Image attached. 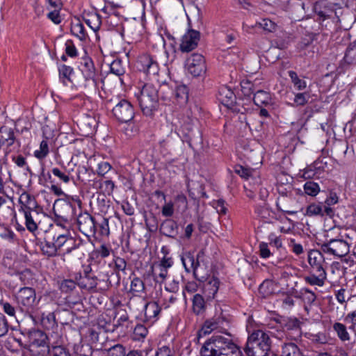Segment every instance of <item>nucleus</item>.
<instances>
[{"instance_id":"a878e982","label":"nucleus","mask_w":356,"mask_h":356,"mask_svg":"<svg viewBox=\"0 0 356 356\" xmlns=\"http://www.w3.org/2000/svg\"><path fill=\"white\" fill-rule=\"evenodd\" d=\"M60 79L65 86L72 83L76 86V82L74 79V72L72 67L66 65H61L58 67Z\"/></svg>"},{"instance_id":"bf43d9fd","label":"nucleus","mask_w":356,"mask_h":356,"mask_svg":"<svg viewBox=\"0 0 356 356\" xmlns=\"http://www.w3.org/2000/svg\"><path fill=\"white\" fill-rule=\"evenodd\" d=\"M198 289V284L196 282L191 281L188 282L183 289L182 293L184 298H186V293H188L190 294L194 293Z\"/></svg>"},{"instance_id":"2f4dec72","label":"nucleus","mask_w":356,"mask_h":356,"mask_svg":"<svg viewBox=\"0 0 356 356\" xmlns=\"http://www.w3.org/2000/svg\"><path fill=\"white\" fill-rule=\"evenodd\" d=\"M168 269L161 266L156 263L154 264L152 266V275L156 282H163L168 276Z\"/></svg>"},{"instance_id":"8fccbe9b","label":"nucleus","mask_w":356,"mask_h":356,"mask_svg":"<svg viewBox=\"0 0 356 356\" xmlns=\"http://www.w3.org/2000/svg\"><path fill=\"white\" fill-rule=\"evenodd\" d=\"M42 250L43 253L47 255L48 257H53L56 254V252L58 250V249L56 246V244L54 241H46L42 245Z\"/></svg>"},{"instance_id":"3c124183","label":"nucleus","mask_w":356,"mask_h":356,"mask_svg":"<svg viewBox=\"0 0 356 356\" xmlns=\"http://www.w3.org/2000/svg\"><path fill=\"white\" fill-rule=\"evenodd\" d=\"M257 24L268 32H274L277 29V24L269 19H263Z\"/></svg>"},{"instance_id":"09e8293b","label":"nucleus","mask_w":356,"mask_h":356,"mask_svg":"<svg viewBox=\"0 0 356 356\" xmlns=\"http://www.w3.org/2000/svg\"><path fill=\"white\" fill-rule=\"evenodd\" d=\"M147 333V328L145 325L138 324L134 330L133 339L134 341H140L146 337Z\"/></svg>"},{"instance_id":"603ef678","label":"nucleus","mask_w":356,"mask_h":356,"mask_svg":"<svg viewBox=\"0 0 356 356\" xmlns=\"http://www.w3.org/2000/svg\"><path fill=\"white\" fill-rule=\"evenodd\" d=\"M49 356H70L69 352L61 346H52L48 348L47 351Z\"/></svg>"},{"instance_id":"f3484780","label":"nucleus","mask_w":356,"mask_h":356,"mask_svg":"<svg viewBox=\"0 0 356 356\" xmlns=\"http://www.w3.org/2000/svg\"><path fill=\"white\" fill-rule=\"evenodd\" d=\"M31 317L35 325H40L47 330L53 329L57 325L54 312H34Z\"/></svg>"},{"instance_id":"4be33fe9","label":"nucleus","mask_w":356,"mask_h":356,"mask_svg":"<svg viewBox=\"0 0 356 356\" xmlns=\"http://www.w3.org/2000/svg\"><path fill=\"white\" fill-rule=\"evenodd\" d=\"M220 282L218 278L212 276L208 277L203 286V291L207 299H214L219 289Z\"/></svg>"},{"instance_id":"f257e3e1","label":"nucleus","mask_w":356,"mask_h":356,"mask_svg":"<svg viewBox=\"0 0 356 356\" xmlns=\"http://www.w3.org/2000/svg\"><path fill=\"white\" fill-rule=\"evenodd\" d=\"M200 356H242L239 347L227 332L214 334L200 348Z\"/></svg>"},{"instance_id":"ddd939ff","label":"nucleus","mask_w":356,"mask_h":356,"mask_svg":"<svg viewBox=\"0 0 356 356\" xmlns=\"http://www.w3.org/2000/svg\"><path fill=\"white\" fill-rule=\"evenodd\" d=\"M27 339L30 350L44 355L47 353L49 346L47 334L39 330H32L27 333Z\"/></svg>"},{"instance_id":"c756f323","label":"nucleus","mask_w":356,"mask_h":356,"mask_svg":"<svg viewBox=\"0 0 356 356\" xmlns=\"http://www.w3.org/2000/svg\"><path fill=\"white\" fill-rule=\"evenodd\" d=\"M332 328L337 337L342 342L350 340V334L348 332V327L343 323L334 322L332 325Z\"/></svg>"},{"instance_id":"f03ea898","label":"nucleus","mask_w":356,"mask_h":356,"mask_svg":"<svg viewBox=\"0 0 356 356\" xmlns=\"http://www.w3.org/2000/svg\"><path fill=\"white\" fill-rule=\"evenodd\" d=\"M147 82L138 88L135 96L143 113L152 116L159 107V87L161 83Z\"/></svg>"},{"instance_id":"9d476101","label":"nucleus","mask_w":356,"mask_h":356,"mask_svg":"<svg viewBox=\"0 0 356 356\" xmlns=\"http://www.w3.org/2000/svg\"><path fill=\"white\" fill-rule=\"evenodd\" d=\"M136 65L138 70L147 74L151 81L164 83L159 79V66L154 56L143 53L138 57Z\"/></svg>"},{"instance_id":"72a5a7b5","label":"nucleus","mask_w":356,"mask_h":356,"mask_svg":"<svg viewBox=\"0 0 356 356\" xmlns=\"http://www.w3.org/2000/svg\"><path fill=\"white\" fill-rule=\"evenodd\" d=\"M295 297L301 299L307 304L313 303L316 298L315 293L307 288H302L300 291L295 295Z\"/></svg>"},{"instance_id":"a19ab883","label":"nucleus","mask_w":356,"mask_h":356,"mask_svg":"<svg viewBox=\"0 0 356 356\" xmlns=\"http://www.w3.org/2000/svg\"><path fill=\"white\" fill-rule=\"evenodd\" d=\"M175 97L178 104H183L186 103L188 98L187 88L185 86L177 87L175 90Z\"/></svg>"},{"instance_id":"4468645a","label":"nucleus","mask_w":356,"mask_h":356,"mask_svg":"<svg viewBox=\"0 0 356 356\" xmlns=\"http://www.w3.org/2000/svg\"><path fill=\"white\" fill-rule=\"evenodd\" d=\"M185 68L187 72L194 77L204 75L207 65L204 56L197 53L191 54L186 60Z\"/></svg>"},{"instance_id":"aec40b11","label":"nucleus","mask_w":356,"mask_h":356,"mask_svg":"<svg viewBox=\"0 0 356 356\" xmlns=\"http://www.w3.org/2000/svg\"><path fill=\"white\" fill-rule=\"evenodd\" d=\"M314 11L318 15V20L324 21L331 16L334 9L329 2L325 0H321L314 4Z\"/></svg>"},{"instance_id":"774afa93","label":"nucleus","mask_w":356,"mask_h":356,"mask_svg":"<svg viewBox=\"0 0 356 356\" xmlns=\"http://www.w3.org/2000/svg\"><path fill=\"white\" fill-rule=\"evenodd\" d=\"M154 356H174V351L168 346H163L156 350Z\"/></svg>"},{"instance_id":"423d86ee","label":"nucleus","mask_w":356,"mask_h":356,"mask_svg":"<svg viewBox=\"0 0 356 356\" xmlns=\"http://www.w3.org/2000/svg\"><path fill=\"white\" fill-rule=\"evenodd\" d=\"M90 268L88 267L84 270V275H79V277L76 276L75 279L77 281V285L83 289L88 291L95 290L96 291H107L111 286L108 274L104 276L102 280H98L97 277L90 273Z\"/></svg>"},{"instance_id":"a18cd8bd","label":"nucleus","mask_w":356,"mask_h":356,"mask_svg":"<svg viewBox=\"0 0 356 356\" xmlns=\"http://www.w3.org/2000/svg\"><path fill=\"white\" fill-rule=\"evenodd\" d=\"M110 72L118 76L123 75L125 72V68L122 65V62L119 59L114 60L110 64Z\"/></svg>"},{"instance_id":"58836bf2","label":"nucleus","mask_w":356,"mask_h":356,"mask_svg":"<svg viewBox=\"0 0 356 356\" xmlns=\"http://www.w3.org/2000/svg\"><path fill=\"white\" fill-rule=\"evenodd\" d=\"M303 190L307 195L316 197L321 191L319 184L313 181H307L303 185Z\"/></svg>"},{"instance_id":"412c9836","label":"nucleus","mask_w":356,"mask_h":356,"mask_svg":"<svg viewBox=\"0 0 356 356\" xmlns=\"http://www.w3.org/2000/svg\"><path fill=\"white\" fill-rule=\"evenodd\" d=\"M145 321L152 324L159 318L161 307L156 302H149L144 307Z\"/></svg>"},{"instance_id":"c03bdc74","label":"nucleus","mask_w":356,"mask_h":356,"mask_svg":"<svg viewBox=\"0 0 356 356\" xmlns=\"http://www.w3.org/2000/svg\"><path fill=\"white\" fill-rule=\"evenodd\" d=\"M344 60L349 64L356 62V40L348 46L345 54Z\"/></svg>"},{"instance_id":"de8ad7c7","label":"nucleus","mask_w":356,"mask_h":356,"mask_svg":"<svg viewBox=\"0 0 356 356\" xmlns=\"http://www.w3.org/2000/svg\"><path fill=\"white\" fill-rule=\"evenodd\" d=\"M307 335V338L311 341L321 344H325L328 343L330 340L329 337L325 332H318L316 334L308 333Z\"/></svg>"},{"instance_id":"cd10ccee","label":"nucleus","mask_w":356,"mask_h":356,"mask_svg":"<svg viewBox=\"0 0 356 356\" xmlns=\"http://www.w3.org/2000/svg\"><path fill=\"white\" fill-rule=\"evenodd\" d=\"M79 126L86 135L92 134L97 126V121L95 118L90 115L83 116L80 120Z\"/></svg>"},{"instance_id":"20e7f679","label":"nucleus","mask_w":356,"mask_h":356,"mask_svg":"<svg viewBox=\"0 0 356 356\" xmlns=\"http://www.w3.org/2000/svg\"><path fill=\"white\" fill-rule=\"evenodd\" d=\"M270 332L257 330L248 338L245 351L248 356H266L270 350Z\"/></svg>"},{"instance_id":"13d9d810","label":"nucleus","mask_w":356,"mask_h":356,"mask_svg":"<svg viewBox=\"0 0 356 356\" xmlns=\"http://www.w3.org/2000/svg\"><path fill=\"white\" fill-rule=\"evenodd\" d=\"M113 262L115 265L114 270L118 275L120 272H124L127 267V262L124 259L117 257L114 259Z\"/></svg>"},{"instance_id":"7ed1b4c3","label":"nucleus","mask_w":356,"mask_h":356,"mask_svg":"<svg viewBox=\"0 0 356 356\" xmlns=\"http://www.w3.org/2000/svg\"><path fill=\"white\" fill-rule=\"evenodd\" d=\"M307 260L310 272L304 280L311 286H323L327 279L324 255L319 250H312L308 252Z\"/></svg>"},{"instance_id":"393cba45","label":"nucleus","mask_w":356,"mask_h":356,"mask_svg":"<svg viewBox=\"0 0 356 356\" xmlns=\"http://www.w3.org/2000/svg\"><path fill=\"white\" fill-rule=\"evenodd\" d=\"M182 264L186 272L193 271L194 276L197 277V270L199 261L196 259L193 253L186 252L181 257Z\"/></svg>"},{"instance_id":"f704fd0d","label":"nucleus","mask_w":356,"mask_h":356,"mask_svg":"<svg viewBox=\"0 0 356 356\" xmlns=\"http://www.w3.org/2000/svg\"><path fill=\"white\" fill-rule=\"evenodd\" d=\"M94 185L105 195H111L115 188V184L111 180L96 181L94 182Z\"/></svg>"},{"instance_id":"052dcab7","label":"nucleus","mask_w":356,"mask_h":356,"mask_svg":"<svg viewBox=\"0 0 356 356\" xmlns=\"http://www.w3.org/2000/svg\"><path fill=\"white\" fill-rule=\"evenodd\" d=\"M112 167L111 164L107 161H102L98 163L97 172L99 176H104L108 173Z\"/></svg>"},{"instance_id":"338daca9","label":"nucleus","mask_w":356,"mask_h":356,"mask_svg":"<svg viewBox=\"0 0 356 356\" xmlns=\"http://www.w3.org/2000/svg\"><path fill=\"white\" fill-rule=\"evenodd\" d=\"M289 246L291 251L297 255H299L303 252L302 245L300 243H297L293 238H291L289 240Z\"/></svg>"},{"instance_id":"1a4fd4ad","label":"nucleus","mask_w":356,"mask_h":356,"mask_svg":"<svg viewBox=\"0 0 356 356\" xmlns=\"http://www.w3.org/2000/svg\"><path fill=\"white\" fill-rule=\"evenodd\" d=\"M237 152L250 164L257 165L262 161V147L255 140H245L238 147Z\"/></svg>"},{"instance_id":"4d7b16f0","label":"nucleus","mask_w":356,"mask_h":356,"mask_svg":"<svg viewBox=\"0 0 356 356\" xmlns=\"http://www.w3.org/2000/svg\"><path fill=\"white\" fill-rule=\"evenodd\" d=\"M109 356H124L125 348L121 344H116L108 349Z\"/></svg>"},{"instance_id":"864d4df0","label":"nucleus","mask_w":356,"mask_h":356,"mask_svg":"<svg viewBox=\"0 0 356 356\" xmlns=\"http://www.w3.org/2000/svg\"><path fill=\"white\" fill-rule=\"evenodd\" d=\"M77 285V281L72 280H64L60 284V289L64 293H69L74 290Z\"/></svg>"},{"instance_id":"dca6fc26","label":"nucleus","mask_w":356,"mask_h":356,"mask_svg":"<svg viewBox=\"0 0 356 356\" xmlns=\"http://www.w3.org/2000/svg\"><path fill=\"white\" fill-rule=\"evenodd\" d=\"M77 224L80 232L86 236L93 235L96 232L95 219L88 212L79 214Z\"/></svg>"},{"instance_id":"6e6552de","label":"nucleus","mask_w":356,"mask_h":356,"mask_svg":"<svg viewBox=\"0 0 356 356\" xmlns=\"http://www.w3.org/2000/svg\"><path fill=\"white\" fill-rule=\"evenodd\" d=\"M79 70L82 74L83 80L76 82V87L95 90L97 86V75L92 59L89 57L82 58Z\"/></svg>"},{"instance_id":"f8f14e48","label":"nucleus","mask_w":356,"mask_h":356,"mask_svg":"<svg viewBox=\"0 0 356 356\" xmlns=\"http://www.w3.org/2000/svg\"><path fill=\"white\" fill-rule=\"evenodd\" d=\"M31 195L26 193H24L20 195L19 202L24 207L19 209V212L23 213L25 219V225L27 229L34 233L37 229L39 224V213L36 211L31 210L26 204H31L33 201Z\"/></svg>"},{"instance_id":"5fc2aeb1","label":"nucleus","mask_w":356,"mask_h":356,"mask_svg":"<svg viewBox=\"0 0 356 356\" xmlns=\"http://www.w3.org/2000/svg\"><path fill=\"white\" fill-rule=\"evenodd\" d=\"M52 174L58 177L60 181L62 182L67 184L70 181V178L68 173H66L65 172L61 170L58 168H53L51 169Z\"/></svg>"},{"instance_id":"9b49d317","label":"nucleus","mask_w":356,"mask_h":356,"mask_svg":"<svg viewBox=\"0 0 356 356\" xmlns=\"http://www.w3.org/2000/svg\"><path fill=\"white\" fill-rule=\"evenodd\" d=\"M16 298L21 311L31 314L34 313V309L40 300V298L37 297L35 289L31 287L21 288Z\"/></svg>"},{"instance_id":"0e129e2a","label":"nucleus","mask_w":356,"mask_h":356,"mask_svg":"<svg viewBox=\"0 0 356 356\" xmlns=\"http://www.w3.org/2000/svg\"><path fill=\"white\" fill-rule=\"evenodd\" d=\"M269 244L275 247L277 250L282 247V241L280 236H276L275 234L271 233L268 236Z\"/></svg>"},{"instance_id":"e2e57ef3","label":"nucleus","mask_w":356,"mask_h":356,"mask_svg":"<svg viewBox=\"0 0 356 356\" xmlns=\"http://www.w3.org/2000/svg\"><path fill=\"white\" fill-rule=\"evenodd\" d=\"M213 207L219 214H226L227 207H225V202L223 200H218L213 202Z\"/></svg>"},{"instance_id":"bb28decb","label":"nucleus","mask_w":356,"mask_h":356,"mask_svg":"<svg viewBox=\"0 0 356 356\" xmlns=\"http://www.w3.org/2000/svg\"><path fill=\"white\" fill-rule=\"evenodd\" d=\"M218 99L225 106H232L236 100V96L233 91L227 87H222L218 92Z\"/></svg>"},{"instance_id":"4c0bfd02","label":"nucleus","mask_w":356,"mask_h":356,"mask_svg":"<svg viewBox=\"0 0 356 356\" xmlns=\"http://www.w3.org/2000/svg\"><path fill=\"white\" fill-rule=\"evenodd\" d=\"M281 356H302L299 348L292 342L284 343Z\"/></svg>"},{"instance_id":"0eeeda50","label":"nucleus","mask_w":356,"mask_h":356,"mask_svg":"<svg viewBox=\"0 0 356 356\" xmlns=\"http://www.w3.org/2000/svg\"><path fill=\"white\" fill-rule=\"evenodd\" d=\"M351 244L352 238L346 234L340 238L326 240L321 244V249L327 254L343 257L349 253Z\"/></svg>"},{"instance_id":"ea45409f","label":"nucleus","mask_w":356,"mask_h":356,"mask_svg":"<svg viewBox=\"0 0 356 356\" xmlns=\"http://www.w3.org/2000/svg\"><path fill=\"white\" fill-rule=\"evenodd\" d=\"M346 269V268L339 261H333L330 267V273L333 275L334 279L341 277L345 274Z\"/></svg>"},{"instance_id":"e433bc0d","label":"nucleus","mask_w":356,"mask_h":356,"mask_svg":"<svg viewBox=\"0 0 356 356\" xmlns=\"http://www.w3.org/2000/svg\"><path fill=\"white\" fill-rule=\"evenodd\" d=\"M321 164L320 161H316L312 165L307 166L301 171L300 177L305 179H312L316 174V170L321 168Z\"/></svg>"},{"instance_id":"79ce46f5","label":"nucleus","mask_w":356,"mask_h":356,"mask_svg":"<svg viewBox=\"0 0 356 356\" xmlns=\"http://www.w3.org/2000/svg\"><path fill=\"white\" fill-rule=\"evenodd\" d=\"M49 153V149L48 143L46 139H44L41 141L39 149L34 151L33 155L38 159L42 160L47 157Z\"/></svg>"},{"instance_id":"6ab92c4d","label":"nucleus","mask_w":356,"mask_h":356,"mask_svg":"<svg viewBox=\"0 0 356 356\" xmlns=\"http://www.w3.org/2000/svg\"><path fill=\"white\" fill-rule=\"evenodd\" d=\"M333 213V210L331 207H323V203H312L309 204L304 213L305 216L309 217L314 216H323L325 214L327 216H332Z\"/></svg>"},{"instance_id":"a211bd4d","label":"nucleus","mask_w":356,"mask_h":356,"mask_svg":"<svg viewBox=\"0 0 356 356\" xmlns=\"http://www.w3.org/2000/svg\"><path fill=\"white\" fill-rule=\"evenodd\" d=\"M199 40L200 33L195 30H189L181 38L180 50L182 52L193 50L197 47Z\"/></svg>"},{"instance_id":"b1692460","label":"nucleus","mask_w":356,"mask_h":356,"mask_svg":"<svg viewBox=\"0 0 356 356\" xmlns=\"http://www.w3.org/2000/svg\"><path fill=\"white\" fill-rule=\"evenodd\" d=\"M242 56L241 52L237 48L231 49L224 54L223 62L227 65L236 67L241 64Z\"/></svg>"},{"instance_id":"473e14b6","label":"nucleus","mask_w":356,"mask_h":356,"mask_svg":"<svg viewBox=\"0 0 356 356\" xmlns=\"http://www.w3.org/2000/svg\"><path fill=\"white\" fill-rule=\"evenodd\" d=\"M84 21L86 24L94 31L97 32L102 24L101 17L97 13H92L88 15Z\"/></svg>"},{"instance_id":"c85d7f7f","label":"nucleus","mask_w":356,"mask_h":356,"mask_svg":"<svg viewBox=\"0 0 356 356\" xmlns=\"http://www.w3.org/2000/svg\"><path fill=\"white\" fill-rule=\"evenodd\" d=\"M254 212L258 218L265 222H270L273 218V213L266 202L257 204L255 207Z\"/></svg>"},{"instance_id":"37998d69","label":"nucleus","mask_w":356,"mask_h":356,"mask_svg":"<svg viewBox=\"0 0 356 356\" xmlns=\"http://www.w3.org/2000/svg\"><path fill=\"white\" fill-rule=\"evenodd\" d=\"M289 76L296 89L302 90L306 88L307 82L304 79H300L296 72L289 71Z\"/></svg>"},{"instance_id":"6e6d98bb","label":"nucleus","mask_w":356,"mask_h":356,"mask_svg":"<svg viewBox=\"0 0 356 356\" xmlns=\"http://www.w3.org/2000/svg\"><path fill=\"white\" fill-rule=\"evenodd\" d=\"M145 290L143 282L138 277H134L131 282V291L134 293H141Z\"/></svg>"},{"instance_id":"69168bd1","label":"nucleus","mask_w":356,"mask_h":356,"mask_svg":"<svg viewBox=\"0 0 356 356\" xmlns=\"http://www.w3.org/2000/svg\"><path fill=\"white\" fill-rule=\"evenodd\" d=\"M65 52L70 57H74L77 55V49L71 40H67L65 44Z\"/></svg>"},{"instance_id":"680f3d73","label":"nucleus","mask_w":356,"mask_h":356,"mask_svg":"<svg viewBox=\"0 0 356 356\" xmlns=\"http://www.w3.org/2000/svg\"><path fill=\"white\" fill-rule=\"evenodd\" d=\"M259 255L263 259L269 258L272 255L268 244L265 242H261L259 245Z\"/></svg>"},{"instance_id":"49530a36","label":"nucleus","mask_w":356,"mask_h":356,"mask_svg":"<svg viewBox=\"0 0 356 356\" xmlns=\"http://www.w3.org/2000/svg\"><path fill=\"white\" fill-rule=\"evenodd\" d=\"M204 300L200 294H195L193 298V309L195 313L199 314L204 309Z\"/></svg>"},{"instance_id":"2eb2a0df","label":"nucleus","mask_w":356,"mask_h":356,"mask_svg":"<svg viewBox=\"0 0 356 356\" xmlns=\"http://www.w3.org/2000/svg\"><path fill=\"white\" fill-rule=\"evenodd\" d=\"M114 117L120 122L127 123L134 117V110L131 104L126 99L118 102L112 110Z\"/></svg>"},{"instance_id":"c9c22d12","label":"nucleus","mask_w":356,"mask_h":356,"mask_svg":"<svg viewBox=\"0 0 356 356\" xmlns=\"http://www.w3.org/2000/svg\"><path fill=\"white\" fill-rule=\"evenodd\" d=\"M71 33L81 41L86 40L88 38V34L83 25L79 22L72 23Z\"/></svg>"},{"instance_id":"5701e85b","label":"nucleus","mask_w":356,"mask_h":356,"mask_svg":"<svg viewBox=\"0 0 356 356\" xmlns=\"http://www.w3.org/2000/svg\"><path fill=\"white\" fill-rule=\"evenodd\" d=\"M253 101L254 104L260 107L266 106L268 108H274V101L269 92L264 90H258L254 94Z\"/></svg>"},{"instance_id":"7c9ffc66","label":"nucleus","mask_w":356,"mask_h":356,"mask_svg":"<svg viewBox=\"0 0 356 356\" xmlns=\"http://www.w3.org/2000/svg\"><path fill=\"white\" fill-rule=\"evenodd\" d=\"M220 318H213L207 321L198 332V338L203 335L209 334L214 330H218L220 328Z\"/></svg>"},{"instance_id":"39448f33","label":"nucleus","mask_w":356,"mask_h":356,"mask_svg":"<svg viewBox=\"0 0 356 356\" xmlns=\"http://www.w3.org/2000/svg\"><path fill=\"white\" fill-rule=\"evenodd\" d=\"M52 241L59 250L63 249L64 253H70L78 248L76 239L72 236L69 228L60 223H57L52 229Z\"/></svg>"}]
</instances>
